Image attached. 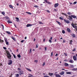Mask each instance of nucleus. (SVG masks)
<instances>
[{"mask_svg":"<svg viewBox=\"0 0 77 77\" xmlns=\"http://www.w3.org/2000/svg\"><path fill=\"white\" fill-rule=\"evenodd\" d=\"M39 23L40 24H44V23H42L41 22H39Z\"/></svg>","mask_w":77,"mask_h":77,"instance_id":"31","label":"nucleus"},{"mask_svg":"<svg viewBox=\"0 0 77 77\" xmlns=\"http://www.w3.org/2000/svg\"><path fill=\"white\" fill-rule=\"evenodd\" d=\"M57 23H58V24H59V25H60V22H57Z\"/></svg>","mask_w":77,"mask_h":77,"instance_id":"58","label":"nucleus"},{"mask_svg":"<svg viewBox=\"0 0 77 77\" xmlns=\"http://www.w3.org/2000/svg\"><path fill=\"white\" fill-rule=\"evenodd\" d=\"M15 19H16V21H17V22H19V18H18V17H15Z\"/></svg>","mask_w":77,"mask_h":77,"instance_id":"8","label":"nucleus"},{"mask_svg":"<svg viewBox=\"0 0 77 77\" xmlns=\"http://www.w3.org/2000/svg\"><path fill=\"white\" fill-rule=\"evenodd\" d=\"M62 14H63V15H65V16H66V14L62 13Z\"/></svg>","mask_w":77,"mask_h":77,"instance_id":"54","label":"nucleus"},{"mask_svg":"<svg viewBox=\"0 0 77 77\" xmlns=\"http://www.w3.org/2000/svg\"><path fill=\"white\" fill-rule=\"evenodd\" d=\"M71 17H72V18H76V16L74 15H71Z\"/></svg>","mask_w":77,"mask_h":77,"instance_id":"17","label":"nucleus"},{"mask_svg":"<svg viewBox=\"0 0 77 77\" xmlns=\"http://www.w3.org/2000/svg\"><path fill=\"white\" fill-rule=\"evenodd\" d=\"M73 59L74 60H77V58H76V56H74L73 57Z\"/></svg>","mask_w":77,"mask_h":77,"instance_id":"11","label":"nucleus"},{"mask_svg":"<svg viewBox=\"0 0 77 77\" xmlns=\"http://www.w3.org/2000/svg\"><path fill=\"white\" fill-rule=\"evenodd\" d=\"M67 30L68 32H71V30H70V29H69V28H68L67 29Z\"/></svg>","mask_w":77,"mask_h":77,"instance_id":"12","label":"nucleus"},{"mask_svg":"<svg viewBox=\"0 0 77 77\" xmlns=\"http://www.w3.org/2000/svg\"><path fill=\"white\" fill-rule=\"evenodd\" d=\"M67 14H68V15H71V13H70V12H68V13H67Z\"/></svg>","mask_w":77,"mask_h":77,"instance_id":"37","label":"nucleus"},{"mask_svg":"<svg viewBox=\"0 0 77 77\" xmlns=\"http://www.w3.org/2000/svg\"><path fill=\"white\" fill-rule=\"evenodd\" d=\"M35 62L36 63H37L38 62V60H35Z\"/></svg>","mask_w":77,"mask_h":77,"instance_id":"48","label":"nucleus"},{"mask_svg":"<svg viewBox=\"0 0 77 77\" xmlns=\"http://www.w3.org/2000/svg\"><path fill=\"white\" fill-rule=\"evenodd\" d=\"M6 32L7 33H8V35H11V32H9L8 31H6Z\"/></svg>","mask_w":77,"mask_h":77,"instance_id":"23","label":"nucleus"},{"mask_svg":"<svg viewBox=\"0 0 77 77\" xmlns=\"http://www.w3.org/2000/svg\"><path fill=\"white\" fill-rule=\"evenodd\" d=\"M70 67L71 68H74V65H72L70 66Z\"/></svg>","mask_w":77,"mask_h":77,"instance_id":"32","label":"nucleus"},{"mask_svg":"<svg viewBox=\"0 0 77 77\" xmlns=\"http://www.w3.org/2000/svg\"><path fill=\"white\" fill-rule=\"evenodd\" d=\"M49 75L50 76H51L52 75H54L53 73H49Z\"/></svg>","mask_w":77,"mask_h":77,"instance_id":"19","label":"nucleus"},{"mask_svg":"<svg viewBox=\"0 0 77 77\" xmlns=\"http://www.w3.org/2000/svg\"><path fill=\"white\" fill-rule=\"evenodd\" d=\"M64 54H65V56H68V55H67V54H66V53H64Z\"/></svg>","mask_w":77,"mask_h":77,"instance_id":"45","label":"nucleus"},{"mask_svg":"<svg viewBox=\"0 0 77 77\" xmlns=\"http://www.w3.org/2000/svg\"><path fill=\"white\" fill-rule=\"evenodd\" d=\"M65 73V72H63V71H62V72H60V75H63V74H64Z\"/></svg>","mask_w":77,"mask_h":77,"instance_id":"9","label":"nucleus"},{"mask_svg":"<svg viewBox=\"0 0 77 77\" xmlns=\"http://www.w3.org/2000/svg\"><path fill=\"white\" fill-rule=\"evenodd\" d=\"M15 76L16 77H18V76H19V74H16L15 75Z\"/></svg>","mask_w":77,"mask_h":77,"instance_id":"26","label":"nucleus"},{"mask_svg":"<svg viewBox=\"0 0 77 77\" xmlns=\"http://www.w3.org/2000/svg\"><path fill=\"white\" fill-rule=\"evenodd\" d=\"M64 21H65V22H66V23H67V24H68L70 23L69 21L68 20H66L64 19Z\"/></svg>","mask_w":77,"mask_h":77,"instance_id":"4","label":"nucleus"},{"mask_svg":"<svg viewBox=\"0 0 77 77\" xmlns=\"http://www.w3.org/2000/svg\"><path fill=\"white\" fill-rule=\"evenodd\" d=\"M19 58H20L21 57V56L20 55V54H18L17 56Z\"/></svg>","mask_w":77,"mask_h":77,"instance_id":"25","label":"nucleus"},{"mask_svg":"<svg viewBox=\"0 0 77 77\" xmlns=\"http://www.w3.org/2000/svg\"><path fill=\"white\" fill-rule=\"evenodd\" d=\"M18 69V70H21V69H20V68H18V69Z\"/></svg>","mask_w":77,"mask_h":77,"instance_id":"60","label":"nucleus"},{"mask_svg":"<svg viewBox=\"0 0 77 77\" xmlns=\"http://www.w3.org/2000/svg\"><path fill=\"white\" fill-rule=\"evenodd\" d=\"M8 23H12V21H11L10 20H8Z\"/></svg>","mask_w":77,"mask_h":77,"instance_id":"35","label":"nucleus"},{"mask_svg":"<svg viewBox=\"0 0 77 77\" xmlns=\"http://www.w3.org/2000/svg\"><path fill=\"white\" fill-rule=\"evenodd\" d=\"M77 3V2H74L73 3V4H76Z\"/></svg>","mask_w":77,"mask_h":77,"instance_id":"56","label":"nucleus"},{"mask_svg":"<svg viewBox=\"0 0 77 77\" xmlns=\"http://www.w3.org/2000/svg\"><path fill=\"white\" fill-rule=\"evenodd\" d=\"M68 19L69 20H72V17H71L70 16H69L68 17Z\"/></svg>","mask_w":77,"mask_h":77,"instance_id":"7","label":"nucleus"},{"mask_svg":"<svg viewBox=\"0 0 77 77\" xmlns=\"http://www.w3.org/2000/svg\"><path fill=\"white\" fill-rule=\"evenodd\" d=\"M51 57H52V56H53V52H52L51 53Z\"/></svg>","mask_w":77,"mask_h":77,"instance_id":"49","label":"nucleus"},{"mask_svg":"<svg viewBox=\"0 0 77 77\" xmlns=\"http://www.w3.org/2000/svg\"><path fill=\"white\" fill-rule=\"evenodd\" d=\"M69 62H70V63H74V61H73V60H70L69 61Z\"/></svg>","mask_w":77,"mask_h":77,"instance_id":"13","label":"nucleus"},{"mask_svg":"<svg viewBox=\"0 0 77 77\" xmlns=\"http://www.w3.org/2000/svg\"><path fill=\"white\" fill-rule=\"evenodd\" d=\"M23 42H24V40L21 41V42H22V43H23Z\"/></svg>","mask_w":77,"mask_h":77,"instance_id":"62","label":"nucleus"},{"mask_svg":"<svg viewBox=\"0 0 77 77\" xmlns=\"http://www.w3.org/2000/svg\"><path fill=\"white\" fill-rule=\"evenodd\" d=\"M9 7L10 8H11V9H12V8H13V7H12V6L11 5H9Z\"/></svg>","mask_w":77,"mask_h":77,"instance_id":"24","label":"nucleus"},{"mask_svg":"<svg viewBox=\"0 0 77 77\" xmlns=\"http://www.w3.org/2000/svg\"><path fill=\"white\" fill-rule=\"evenodd\" d=\"M72 40H71L70 42V44H72Z\"/></svg>","mask_w":77,"mask_h":77,"instance_id":"38","label":"nucleus"},{"mask_svg":"<svg viewBox=\"0 0 77 77\" xmlns=\"http://www.w3.org/2000/svg\"><path fill=\"white\" fill-rule=\"evenodd\" d=\"M45 51H47V47H45Z\"/></svg>","mask_w":77,"mask_h":77,"instance_id":"50","label":"nucleus"},{"mask_svg":"<svg viewBox=\"0 0 77 77\" xmlns=\"http://www.w3.org/2000/svg\"><path fill=\"white\" fill-rule=\"evenodd\" d=\"M49 42H50V43H51V42H52L51 40H49Z\"/></svg>","mask_w":77,"mask_h":77,"instance_id":"42","label":"nucleus"},{"mask_svg":"<svg viewBox=\"0 0 77 77\" xmlns=\"http://www.w3.org/2000/svg\"><path fill=\"white\" fill-rule=\"evenodd\" d=\"M34 7H35V8H38V6L37 5H35L34 6Z\"/></svg>","mask_w":77,"mask_h":77,"instance_id":"44","label":"nucleus"},{"mask_svg":"<svg viewBox=\"0 0 77 77\" xmlns=\"http://www.w3.org/2000/svg\"><path fill=\"white\" fill-rule=\"evenodd\" d=\"M71 25L73 27H75V26H74V24L72 23L71 24Z\"/></svg>","mask_w":77,"mask_h":77,"instance_id":"30","label":"nucleus"},{"mask_svg":"<svg viewBox=\"0 0 77 77\" xmlns=\"http://www.w3.org/2000/svg\"><path fill=\"white\" fill-rule=\"evenodd\" d=\"M59 6V4L58 3L55 4L54 5L55 8H57V7Z\"/></svg>","mask_w":77,"mask_h":77,"instance_id":"6","label":"nucleus"},{"mask_svg":"<svg viewBox=\"0 0 77 77\" xmlns=\"http://www.w3.org/2000/svg\"><path fill=\"white\" fill-rule=\"evenodd\" d=\"M1 26H2L3 29H4V26H3V25L2 24L1 25Z\"/></svg>","mask_w":77,"mask_h":77,"instance_id":"53","label":"nucleus"},{"mask_svg":"<svg viewBox=\"0 0 77 77\" xmlns=\"http://www.w3.org/2000/svg\"><path fill=\"white\" fill-rule=\"evenodd\" d=\"M46 2L47 3H48V4H50L51 3L49 2H48L47 1H46Z\"/></svg>","mask_w":77,"mask_h":77,"instance_id":"28","label":"nucleus"},{"mask_svg":"<svg viewBox=\"0 0 77 77\" xmlns=\"http://www.w3.org/2000/svg\"><path fill=\"white\" fill-rule=\"evenodd\" d=\"M3 48L4 49V50H6V48L5 47H3Z\"/></svg>","mask_w":77,"mask_h":77,"instance_id":"55","label":"nucleus"},{"mask_svg":"<svg viewBox=\"0 0 77 77\" xmlns=\"http://www.w3.org/2000/svg\"><path fill=\"white\" fill-rule=\"evenodd\" d=\"M0 42H3V40H2L1 39H0Z\"/></svg>","mask_w":77,"mask_h":77,"instance_id":"46","label":"nucleus"},{"mask_svg":"<svg viewBox=\"0 0 77 77\" xmlns=\"http://www.w3.org/2000/svg\"><path fill=\"white\" fill-rule=\"evenodd\" d=\"M32 53V49H30L29 50V53Z\"/></svg>","mask_w":77,"mask_h":77,"instance_id":"40","label":"nucleus"},{"mask_svg":"<svg viewBox=\"0 0 77 77\" xmlns=\"http://www.w3.org/2000/svg\"><path fill=\"white\" fill-rule=\"evenodd\" d=\"M5 41L6 42H7L8 41H7V39L6 38H5Z\"/></svg>","mask_w":77,"mask_h":77,"instance_id":"52","label":"nucleus"},{"mask_svg":"<svg viewBox=\"0 0 77 77\" xmlns=\"http://www.w3.org/2000/svg\"><path fill=\"white\" fill-rule=\"evenodd\" d=\"M26 69H27V70H28V71H29L30 72H31V71H32V70H31V69L28 68H26Z\"/></svg>","mask_w":77,"mask_h":77,"instance_id":"14","label":"nucleus"},{"mask_svg":"<svg viewBox=\"0 0 77 77\" xmlns=\"http://www.w3.org/2000/svg\"><path fill=\"white\" fill-rule=\"evenodd\" d=\"M28 75H29V76H31V77H33V75H32L31 74H29Z\"/></svg>","mask_w":77,"mask_h":77,"instance_id":"36","label":"nucleus"},{"mask_svg":"<svg viewBox=\"0 0 77 77\" xmlns=\"http://www.w3.org/2000/svg\"><path fill=\"white\" fill-rule=\"evenodd\" d=\"M66 74H71V72H66Z\"/></svg>","mask_w":77,"mask_h":77,"instance_id":"29","label":"nucleus"},{"mask_svg":"<svg viewBox=\"0 0 77 77\" xmlns=\"http://www.w3.org/2000/svg\"><path fill=\"white\" fill-rule=\"evenodd\" d=\"M56 77H61V76L59 74H56Z\"/></svg>","mask_w":77,"mask_h":77,"instance_id":"18","label":"nucleus"},{"mask_svg":"<svg viewBox=\"0 0 77 77\" xmlns=\"http://www.w3.org/2000/svg\"><path fill=\"white\" fill-rule=\"evenodd\" d=\"M62 33L64 34V33H65V31H64V30H63L62 31Z\"/></svg>","mask_w":77,"mask_h":77,"instance_id":"34","label":"nucleus"},{"mask_svg":"<svg viewBox=\"0 0 77 77\" xmlns=\"http://www.w3.org/2000/svg\"><path fill=\"white\" fill-rule=\"evenodd\" d=\"M71 36H72V37H73V38H75V34L73 33L71 34Z\"/></svg>","mask_w":77,"mask_h":77,"instance_id":"10","label":"nucleus"},{"mask_svg":"<svg viewBox=\"0 0 77 77\" xmlns=\"http://www.w3.org/2000/svg\"><path fill=\"white\" fill-rule=\"evenodd\" d=\"M34 24H33V25L31 24H28L26 25V27H31V26H33V25H34Z\"/></svg>","mask_w":77,"mask_h":77,"instance_id":"3","label":"nucleus"},{"mask_svg":"<svg viewBox=\"0 0 77 77\" xmlns=\"http://www.w3.org/2000/svg\"><path fill=\"white\" fill-rule=\"evenodd\" d=\"M72 71H77V68H74V69H72Z\"/></svg>","mask_w":77,"mask_h":77,"instance_id":"16","label":"nucleus"},{"mask_svg":"<svg viewBox=\"0 0 77 77\" xmlns=\"http://www.w3.org/2000/svg\"><path fill=\"white\" fill-rule=\"evenodd\" d=\"M63 42L64 43H65V40H63Z\"/></svg>","mask_w":77,"mask_h":77,"instance_id":"61","label":"nucleus"},{"mask_svg":"<svg viewBox=\"0 0 77 77\" xmlns=\"http://www.w3.org/2000/svg\"><path fill=\"white\" fill-rule=\"evenodd\" d=\"M38 48V45L36 44V48Z\"/></svg>","mask_w":77,"mask_h":77,"instance_id":"57","label":"nucleus"},{"mask_svg":"<svg viewBox=\"0 0 77 77\" xmlns=\"http://www.w3.org/2000/svg\"><path fill=\"white\" fill-rule=\"evenodd\" d=\"M64 61L65 62H67V61H68V60H64Z\"/></svg>","mask_w":77,"mask_h":77,"instance_id":"59","label":"nucleus"},{"mask_svg":"<svg viewBox=\"0 0 77 77\" xmlns=\"http://www.w3.org/2000/svg\"><path fill=\"white\" fill-rule=\"evenodd\" d=\"M5 42L6 45H8L9 42H8V41L7 42Z\"/></svg>","mask_w":77,"mask_h":77,"instance_id":"39","label":"nucleus"},{"mask_svg":"<svg viewBox=\"0 0 77 77\" xmlns=\"http://www.w3.org/2000/svg\"><path fill=\"white\" fill-rule=\"evenodd\" d=\"M26 13L29 14V15H32V14L30 12H26Z\"/></svg>","mask_w":77,"mask_h":77,"instance_id":"20","label":"nucleus"},{"mask_svg":"<svg viewBox=\"0 0 77 77\" xmlns=\"http://www.w3.org/2000/svg\"><path fill=\"white\" fill-rule=\"evenodd\" d=\"M75 26L74 27L75 29L77 30V24H75Z\"/></svg>","mask_w":77,"mask_h":77,"instance_id":"15","label":"nucleus"},{"mask_svg":"<svg viewBox=\"0 0 77 77\" xmlns=\"http://www.w3.org/2000/svg\"><path fill=\"white\" fill-rule=\"evenodd\" d=\"M9 63H8V65H11L12 63V61L11 60H9Z\"/></svg>","mask_w":77,"mask_h":77,"instance_id":"2","label":"nucleus"},{"mask_svg":"<svg viewBox=\"0 0 77 77\" xmlns=\"http://www.w3.org/2000/svg\"><path fill=\"white\" fill-rule=\"evenodd\" d=\"M64 65H65V66H68V65H69V64L68 63H65Z\"/></svg>","mask_w":77,"mask_h":77,"instance_id":"22","label":"nucleus"},{"mask_svg":"<svg viewBox=\"0 0 77 77\" xmlns=\"http://www.w3.org/2000/svg\"><path fill=\"white\" fill-rule=\"evenodd\" d=\"M59 18L60 20H63V18H62L61 17H60Z\"/></svg>","mask_w":77,"mask_h":77,"instance_id":"41","label":"nucleus"},{"mask_svg":"<svg viewBox=\"0 0 77 77\" xmlns=\"http://www.w3.org/2000/svg\"><path fill=\"white\" fill-rule=\"evenodd\" d=\"M13 56L15 59H16V57L15 56V55L14 54H13Z\"/></svg>","mask_w":77,"mask_h":77,"instance_id":"43","label":"nucleus"},{"mask_svg":"<svg viewBox=\"0 0 77 77\" xmlns=\"http://www.w3.org/2000/svg\"><path fill=\"white\" fill-rule=\"evenodd\" d=\"M2 15H5V12H4V11H3L2 12Z\"/></svg>","mask_w":77,"mask_h":77,"instance_id":"27","label":"nucleus"},{"mask_svg":"<svg viewBox=\"0 0 77 77\" xmlns=\"http://www.w3.org/2000/svg\"><path fill=\"white\" fill-rule=\"evenodd\" d=\"M45 39H44L43 40V42H45Z\"/></svg>","mask_w":77,"mask_h":77,"instance_id":"64","label":"nucleus"},{"mask_svg":"<svg viewBox=\"0 0 77 77\" xmlns=\"http://www.w3.org/2000/svg\"><path fill=\"white\" fill-rule=\"evenodd\" d=\"M19 74H20V75H21L22 74H23V71H19Z\"/></svg>","mask_w":77,"mask_h":77,"instance_id":"5","label":"nucleus"},{"mask_svg":"<svg viewBox=\"0 0 77 77\" xmlns=\"http://www.w3.org/2000/svg\"><path fill=\"white\" fill-rule=\"evenodd\" d=\"M45 63H44L42 64V66H44L45 65Z\"/></svg>","mask_w":77,"mask_h":77,"instance_id":"51","label":"nucleus"},{"mask_svg":"<svg viewBox=\"0 0 77 77\" xmlns=\"http://www.w3.org/2000/svg\"><path fill=\"white\" fill-rule=\"evenodd\" d=\"M11 38L13 39V40H14V41H16V40H15V38L13 36H12L11 37Z\"/></svg>","mask_w":77,"mask_h":77,"instance_id":"21","label":"nucleus"},{"mask_svg":"<svg viewBox=\"0 0 77 77\" xmlns=\"http://www.w3.org/2000/svg\"><path fill=\"white\" fill-rule=\"evenodd\" d=\"M44 77H50V76L48 75H45L44 76Z\"/></svg>","mask_w":77,"mask_h":77,"instance_id":"47","label":"nucleus"},{"mask_svg":"<svg viewBox=\"0 0 77 77\" xmlns=\"http://www.w3.org/2000/svg\"><path fill=\"white\" fill-rule=\"evenodd\" d=\"M46 12H48L49 13H50V11L48 10H46Z\"/></svg>","mask_w":77,"mask_h":77,"instance_id":"33","label":"nucleus"},{"mask_svg":"<svg viewBox=\"0 0 77 77\" xmlns=\"http://www.w3.org/2000/svg\"><path fill=\"white\" fill-rule=\"evenodd\" d=\"M6 54H7V56L8 58H9V59H11V57L12 56H11V54H10V53H9L8 51H6Z\"/></svg>","mask_w":77,"mask_h":77,"instance_id":"1","label":"nucleus"},{"mask_svg":"<svg viewBox=\"0 0 77 77\" xmlns=\"http://www.w3.org/2000/svg\"><path fill=\"white\" fill-rule=\"evenodd\" d=\"M58 55V54H56L55 55V56H57Z\"/></svg>","mask_w":77,"mask_h":77,"instance_id":"63","label":"nucleus"}]
</instances>
